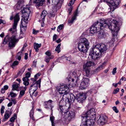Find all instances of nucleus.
<instances>
[{
	"instance_id": "nucleus-9",
	"label": "nucleus",
	"mask_w": 126,
	"mask_h": 126,
	"mask_svg": "<svg viewBox=\"0 0 126 126\" xmlns=\"http://www.w3.org/2000/svg\"><path fill=\"white\" fill-rule=\"evenodd\" d=\"M31 81L30 84H31L32 85L29 88V93L30 95H33L34 92L38 88V85L35 83V80L33 78L31 79Z\"/></svg>"
},
{
	"instance_id": "nucleus-42",
	"label": "nucleus",
	"mask_w": 126,
	"mask_h": 126,
	"mask_svg": "<svg viewBox=\"0 0 126 126\" xmlns=\"http://www.w3.org/2000/svg\"><path fill=\"white\" fill-rule=\"evenodd\" d=\"M10 95L12 97H15L17 95L16 94L14 93L13 92H11L10 93Z\"/></svg>"
},
{
	"instance_id": "nucleus-38",
	"label": "nucleus",
	"mask_w": 126,
	"mask_h": 126,
	"mask_svg": "<svg viewBox=\"0 0 126 126\" xmlns=\"http://www.w3.org/2000/svg\"><path fill=\"white\" fill-rule=\"evenodd\" d=\"M64 27V25L63 24H61L59 25L58 27L57 31L58 32H60V31Z\"/></svg>"
},
{
	"instance_id": "nucleus-64",
	"label": "nucleus",
	"mask_w": 126,
	"mask_h": 126,
	"mask_svg": "<svg viewBox=\"0 0 126 126\" xmlns=\"http://www.w3.org/2000/svg\"><path fill=\"white\" fill-rule=\"evenodd\" d=\"M25 55L24 56V59L25 60H27L28 58V54L26 53H25Z\"/></svg>"
},
{
	"instance_id": "nucleus-31",
	"label": "nucleus",
	"mask_w": 126,
	"mask_h": 126,
	"mask_svg": "<svg viewBox=\"0 0 126 126\" xmlns=\"http://www.w3.org/2000/svg\"><path fill=\"white\" fill-rule=\"evenodd\" d=\"M106 63V62H104L101 65L98 67L96 68V70L97 71H99L100 70H102L103 69V67L105 66V64Z\"/></svg>"
},
{
	"instance_id": "nucleus-28",
	"label": "nucleus",
	"mask_w": 126,
	"mask_h": 126,
	"mask_svg": "<svg viewBox=\"0 0 126 126\" xmlns=\"http://www.w3.org/2000/svg\"><path fill=\"white\" fill-rule=\"evenodd\" d=\"M98 32V37L100 38L103 37L104 35V31L103 30H99Z\"/></svg>"
},
{
	"instance_id": "nucleus-59",
	"label": "nucleus",
	"mask_w": 126,
	"mask_h": 126,
	"mask_svg": "<svg viewBox=\"0 0 126 126\" xmlns=\"http://www.w3.org/2000/svg\"><path fill=\"white\" fill-rule=\"evenodd\" d=\"M15 120V117H12L10 119V121L12 122H13Z\"/></svg>"
},
{
	"instance_id": "nucleus-5",
	"label": "nucleus",
	"mask_w": 126,
	"mask_h": 126,
	"mask_svg": "<svg viewBox=\"0 0 126 126\" xmlns=\"http://www.w3.org/2000/svg\"><path fill=\"white\" fill-rule=\"evenodd\" d=\"M104 1L109 4L111 11L113 12L118 7L120 3V0H104Z\"/></svg>"
},
{
	"instance_id": "nucleus-45",
	"label": "nucleus",
	"mask_w": 126,
	"mask_h": 126,
	"mask_svg": "<svg viewBox=\"0 0 126 126\" xmlns=\"http://www.w3.org/2000/svg\"><path fill=\"white\" fill-rule=\"evenodd\" d=\"M19 63L18 61H15L12 63V65L15 66L18 64Z\"/></svg>"
},
{
	"instance_id": "nucleus-52",
	"label": "nucleus",
	"mask_w": 126,
	"mask_h": 126,
	"mask_svg": "<svg viewBox=\"0 0 126 126\" xmlns=\"http://www.w3.org/2000/svg\"><path fill=\"white\" fill-rule=\"evenodd\" d=\"M70 60L69 61V63L70 64H74L75 63V62L73 60V59L71 58L70 59Z\"/></svg>"
},
{
	"instance_id": "nucleus-7",
	"label": "nucleus",
	"mask_w": 126,
	"mask_h": 126,
	"mask_svg": "<svg viewBox=\"0 0 126 126\" xmlns=\"http://www.w3.org/2000/svg\"><path fill=\"white\" fill-rule=\"evenodd\" d=\"M14 22L13 27L9 30L10 32L12 33H13L16 32V27L17 23L19 20V18L18 13L16 14L14 17Z\"/></svg>"
},
{
	"instance_id": "nucleus-53",
	"label": "nucleus",
	"mask_w": 126,
	"mask_h": 126,
	"mask_svg": "<svg viewBox=\"0 0 126 126\" xmlns=\"http://www.w3.org/2000/svg\"><path fill=\"white\" fill-rule=\"evenodd\" d=\"M116 69L117 68L116 67H115L113 69L112 71V74L113 75H115V74L116 73Z\"/></svg>"
},
{
	"instance_id": "nucleus-23",
	"label": "nucleus",
	"mask_w": 126,
	"mask_h": 126,
	"mask_svg": "<svg viewBox=\"0 0 126 126\" xmlns=\"http://www.w3.org/2000/svg\"><path fill=\"white\" fill-rule=\"evenodd\" d=\"M52 102V101L51 100H49L45 102L44 106L45 108L47 109H49V106L51 105Z\"/></svg>"
},
{
	"instance_id": "nucleus-46",
	"label": "nucleus",
	"mask_w": 126,
	"mask_h": 126,
	"mask_svg": "<svg viewBox=\"0 0 126 126\" xmlns=\"http://www.w3.org/2000/svg\"><path fill=\"white\" fill-rule=\"evenodd\" d=\"M113 110L116 113H117L119 112L118 110L117 109V108L116 107H113Z\"/></svg>"
},
{
	"instance_id": "nucleus-34",
	"label": "nucleus",
	"mask_w": 126,
	"mask_h": 126,
	"mask_svg": "<svg viewBox=\"0 0 126 126\" xmlns=\"http://www.w3.org/2000/svg\"><path fill=\"white\" fill-rule=\"evenodd\" d=\"M33 114L34 111L32 109L30 112V116L31 119L33 120H34V118L33 116Z\"/></svg>"
},
{
	"instance_id": "nucleus-35",
	"label": "nucleus",
	"mask_w": 126,
	"mask_h": 126,
	"mask_svg": "<svg viewBox=\"0 0 126 126\" xmlns=\"http://www.w3.org/2000/svg\"><path fill=\"white\" fill-rule=\"evenodd\" d=\"M12 90L17 91V89L18 87V84H13L12 85Z\"/></svg>"
},
{
	"instance_id": "nucleus-41",
	"label": "nucleus",
	"mask_w": 126,
	"mask_h": 126,
	"mask_svg": "<svg viewBox=\"0 0 126 126\" xmlns=\"http://www.w3.org/2000/svg\"><path fill=\"white\" fill-rule=\"evenodd\" d=\"M25 91L21 90L20 92L19 95V98H21L25 94Z\"/></svg>"
},
{
	"instance_id": "nucleus-55",
	"label": "nucleus",
	"mask_w": 126,
	"mask_h": 126,
	"mask_svg": "<svg viewBox=\"0 0 126 126\" xmlns=\"http://www.w3.org/2000/svg\"><path fill=\"white\" fill-rule=\"evenodd\" d=\"M23 52H22V51H20L19 52H18V53L16 55L17 56H21L23 55Z\"/></svg>"
},
{
	"instance_id": "nucleus-39",
	"label": "nucleus",
	"mask_w": 126,
	"mask_h": 126,
	"mask_svg": "<svg viewBox=\"0 0 126 126\" xmlns=\"http://www.w3.org/2000/svg\"><path fill=\"white\" fill-rule=\"evenodd\" d=\"M25 69L23 68H22L20 71H19L17 73V75L19 76V75L21 76L22 74L23 73Z\"/></svg>"
},
{
	"instance_id": "nucleus-29",
	"label": "nucleus",
	"mask_w": 126,
	"mask_h": 126,
	"mask_svg": "<svg viewBox=\"0 0 126 126\" xmlns=\"http://www.w3.org/2000/svg\"><path fill=\"white\" fill-rule=\"evenodd\" d=\"M41 44H39L37 43H34V48L35 50V51L37 52L39 50L38 48L40 47L41 46Z\"/></svg>"
},
{
	"instance_id": "nucleus-60",
	"label": "nucleus",
	"mask_w": 126,
	"mask_h": 126,
	"mask_svg": "<svg viewBox=\"0 0 126 126\" xmlns=\"http://www.w3.org/2000/svg\"><path fill=\"white\" fill-rule=\"evenodd\" d=\"M45 54L47 55L48 56H50L51 55V53L49 51H47L45 53Z\"/></svg>"
},
{
	"instance_id": "nucleus-12",
	"label": "nucleus",
	"mask_w": 126,
	"mask_h": 126,
	"mask_svg": "<svg viewBox=\"0 0 126 126\" xmlns=\"http://www.w3.org/2000/svg\"><path fill=\"white\" fill-rule=\"evenodd\" d=\"M86 97L85 93H82L77 94L76 96V99L77 102L79 103H82L86 99Z\"/></svg>"
},
{
	"instance_id": "nucleus-50",
	"label": "nucleus",
	"mask_w": 126,
	"mask_h": 126,
	"mask_svg": "<svg viewBox=\"0 0 126 126\" xmlns=\"http://www.w3.org/2000/svg\"><path fill=\"white\" fill-rule=\"evenodd\" d=\"M49 60L50 59L48 57L46 56V57H45V61L47 63H49Z\"/></svg>"
},
{
	"instance_id": "nucleus-40",
	"label": "nucleus",
	"mask_w": 126,
	"mask_h": 126,
	"mask_svg": "<svg viewBox=\"0 0 126 126\" xmlns=\"http://www.w3.org/2000/svg\"><path fill=\"white\" fill-rule=\"evenodd\" d=\"M27 27L26 26H24L22 25L20 27V30L21 31L24 32L27 29Z\"/></svg>"
},
{
	"instance_id": "nucleus-49",
	"label": "nucleus",
	"mask_w": 126,
	"mask_h": 126,
	"mask_svg": "<svg viewBox=\"0 0 126 126\" xmlns=\"http://www.w3.org/2000/svg\"><path fill=\"white\" fill-rule=\"evenodd\" d=\"M75 1V0H74V1H73L72 0H71L68 4V5L69 6H71L74 3Z\"/></svg>"
},
{
	"instance_id": "nucleus-56",
	"label": "nucleus",
	"mask_w": 126,
	"mask_h": 126,
	"mask_svg": "<svg viewBox=\"0 0 126 126\" xmlns=\"http://www.w3.org/2000/svg\"><path fill=\"white\" fill-rule=\"evenodd\" d=\"M62 57L63 59H65V60H66L67 61H70V59L71 58V56L69 57H65V56H63V57Z\"/></svg>"
},
{
	"instance_id": "nucleus-25",
	"label": "nucleus",
	"mask_w": 126,
	"mask_h": 126,
	"mask_svg": "<svg viewBox=\"0 0 126 126\" xmlns=\"http://www.w3.org/2000/svg\"><path fill=\"white\" fill-rule=\"evenodd\" d=\"M94 63L92 61H90L84 64L83 67H90L94 65Z\"/></svg>"
},
{
	"instance_id": "nucleus-6",
	"label": "nucleus",
	"mask_w": 126,
	"mask_h": 126,
	"mask_svg": "<svg viewBox=\"0 0 126 126\" xmlns=\"http://www.w3.org/2000/svg\"><path fill=\"white\" fill-rule=\"evenodd\" d=\"M22 11L23 14V16H22V17L21 19L22 21L23 20L26 23H27L31 11L29 8L26 7L23 8L22 10Z\"/></svg>"
},
{
	"instance_id": "nucleus-3",
	"label": "nucleus",
	"mask_w": 126,
	"mask_h": 126,
	"mask_svg": "<svg viewBox=\"0 0 126 126\" xmlns=\"http://www.w3.org/2000/svg\"><path fill=\"white\" fill-rule=\"evenodd\" d=\"M18 40V39L16 38L15 35H13L9 38V36L7 35L4 39L2 44H6L9 41V46L10 47H15Z\"/></svg>"
},
{
	"instance_id": "nucleus-11",
	"label": "nucleus",
	"mask_w": 126,
	"mask_h": 126,
	"mask_svg": "<svg viewBox=\"0 0 126 126\" xmlns=\"http://www.w3.org/2000/svg\"><path fill=\"white\" fill-rule=\"evenodd\" d=\"M65 115V118L67 121H70L75 116V111L73 110L67 112L66 113H64Z\"/></svg>"
},
{
	"instance_id": "nucleus-47",
	"label": "nucleus",
	"mask_w": 126,
	"mask_h": 126,
	"mask_svg": "<svg viewBox=\"0 0 126 126\" xmlns=\"http://www.w3.org/2000/svg\"><path fill=\"white\" fill-rule=\"evenodd\" d=\"M35 81V82L36 84L38 86V85H40V83L41 81V79H40L38 81Z\"/></svg>"
},
{
	"instance_id": "nucleus-27",
	"label": "nucleus",
	"mask_w": 126,
	"mask_h": 126,
	"mask_svg": "<svg viewBox=\"0 0 126 126\" xmlns=\"http://www.w3.org/2000/svg\"><path fill=\"white\" fill-rule=\"evenodd\" d=\"M70 103H68L69 104H71V103H73L75 99V97L73 94H71V95L70 94Z\"/></svg>"
},
{
	"instance_id": "nucleus-17",
	"label": "nucleus",
	"mask_w": 126,
	"mask_h": 126,
	"mask_svg": "<svg viewBox=\"0 0 126 126\" xmlns=\"http://www.w3.org/2000/svg\"><path fill=\"white\" fill-rule=\"evenodd\" d=\"M68 92H66L63 95L61 99L60 102L61 103V102L63 101H65L66 103H70V100L69 99V97L70 96V94L68 93Z\"/></svg>"
},
{
	"instance_id": "nucleus-30",
	"label": "nucleus",
	"mask_w": 126,
	"mask_h": 126,
	"mask_svg": "<svg viewBox=\"0 0 126 126\" xmlns=\"http://www.w3.org/2000/svg\"><path fill=\"white\" fill-rule=\"evenodd\" d=\"M82 83V82H81V83L80 84V88L82 90L85 89L87 88L88 85L84 83L83 84Z\"/></svg>"
},
{
	"instance_id": "nucleus-44",
	"label": "nucleus",
	"mask_w": 126,
	"mask_h": 126,
	"mask_svg": "<svg viewBox=\"0 0 126 126\" xmlns=\"http://www.w3.org/2000/svg\"><path fill=\"white\" fill-rule=\"evenodd\" d=\"M48 16L50 17H54L55 15L54 13L51 12L48 14Z\"/></svg>"
},
{
	"instance_id": "nucleus-8",
	"label": "nucleus",
	"mask_w": 126,
	"mask_h": 126,
	"mask_svg": "<svg viewBox=\"0 0 126 126\" xmlns=\"http://www.w3.org/2000/svg\"><path fill=\"white\" fill-rule=\"evenodd\" d=\"M59 93L60 94H62L66 92H69V90L68 87L65 84H60L57 88Z\"/></svg>"
},
{
	"instance_id": "nucleus-43",
	"label": "nucleus",
	"mask_w": 126,
	"mask_h": 126,
	"mask_svg": "<svg viewBox=\"0 0 126 126\" xmlns=\"http://www.w3.org/2000/svg\"><path fill=\"white\" fill-rule=\"evenodd\" d=\"M63 106H62L61 105L60 106V105H59V108L60 110V111L62 113L64 112L65 113V112L64 111V110L63 109Z\"/></svg>"
},
{
	"instance_id": "nucleus-48",
	"label": "nucleus",
	"mask_w": 126,
	"mask_h": 126,
	"mask_svg": "<svg viewBox=\"0 0 126 126\" xmlns=\"http://www.w3.org/2000/svg\"><path fill=\"white\" fill-rule=\"evenodd\" d=\"M39 32V31L38 30H36L34 29L33 30L32 33L34 34H36Z\"/></svg>"
},
{
	"instance_id": "nucleus-22",
	"label": "nucleus",
	"mask_w": 126,
	"mask_h": 126,
	"mask_svg": "<svg viewBox=\"0 0 126 126\" xmlns=\"http://www.w3.org/2000/svg\"><path fill=\"white\" fill-rule=\"evenodd\" d=\"M12 113V111L11 110L6 111L4 115L5 119L3 121H5V119H7L11 114Z\"/></svg>"
},
{
	"instance_id": "nucleus-10",
	"label": "nucleus",
	"mask_w": 126,
	"mask_h": 126,
	"mask_svg": "<svg viewBox=\"0 0 126 126\" xmlns=\"http://www.w3.org/2000/svg\"><path fill=\"white\" fill-rule=\"evenodd\" d=\"M93 52L91 55V57L93 59H96L99 57L101 55L99 50L93 46Z\"/></svg>"
},
{
	"instance_id": "nucleus-57",
	"label": "nucleus",
	"mask_w": 126,
	"mask_h": 126,
	"mask_svg": "<svg viewBox=\"0 0 126 126\" xmlns=\"http://www.w3.org/2000/svg\"><path fill=\"white\" fill-rule=\"evenodd\" d=\"M4 109L5 107L4 106H2L0 109V112L1 113H4V111L3 110Z\"/></svg>"
},
{
	"instance_id": "nucleus-24",
	"label": "nucleus",
	"mask_w": 126,
	"mask_h": 126,
	"mask_svg": "<svg viewBox=\"0 0 126 126\" xmlns=\"http://www.w3.org/2000/svg\"><path fill=\"white\" fill-rule=\"evenodd\" d=\"M22 1L21 0L18 1L17 3L15 5L14 8L15 9L18 10L20 9L21 6L22 4Z\"/></svg>"
},
{
	"instance_id": "nucleus-26",
	"label": "nucleus",
	"mask_w": 126,
	"mask_h": 126,
	"mask_svg": "<svg viewBox=\"0 0 126 126\" xmlns=\"http://www.w3.org/2000/svg\"><path fill=\"white\" fill-rule=\"evenodd\" d=\"M23 84L25 86L28 85L29 84V82H28L29 79L27 77H24L23 78Z\"/></svg>"
},
{
	"instance_id": "nucleus-58",
	"label": "nucleus",
	"mask_w": 126,
	"mask_h": 126,
	"mask_svg": "<svg viewBox=\"0 0 126 126\" xmlns=\"http://www.w3.org/2000/svg\"><path fill=\"white\" fill-rule=\"evenodd\" d=\"M31 75L30 73L29 72H28L25 75L26 77H27L28 79V78H29Z\"/></svg>"
},
{
	"instance_id": "nucleus-51",
	"label": "nucleus",
	"mask_w": 126,
	"mask_h": 126,
	"mask_svg": "<svg viewBox=\"0 0 126 126\" xmlns=\"http://www.w3.org/2000/svg\"><path fill=\"white\" fill-rule=\"evenodd\" d=\"M119 89L118 88H117L115 90L113 91V93L114 94H117L119 92Z\"/></svg>"
},
{
	"instance_id": "nucleus-19",
	"label": "nucleus",
	"mask_w": 126,
	"mask_h": 126,
	"mask_svg": "<svg viewBox=\"0 0 126 126\" xmlns=\"http://www.w3.org/2000/svg\"><path fill=\"white\" fill-rule=\"evenodd\" d=\"M45 1L44 0H34L33 2L35 4L36 6L39 7L42 6Z\"/></svg>"
},
{
	"instance_id": "nucleus-36",
	"label": "nucleus",
	"mask_w": 126,
	"mask_h": 126,
	"mask_svg": "<svg viewBox=\"0 0 126 126\" xmlns=\"http://www.w3.org/2000/svg\"><path fill=\"white\" fill-rule=\"evenodd\" d=\"M61 46V44H60L58 45L57 47H56L55 50L56 51H57V52L59 53L60 51V47Z\"/></svg>"
},
{
	"instance_id": "nucleus-63",
	"label": "nucleus",
	"mask_w": 126,
	"mask_h": 126,
	"mask_svg": "<svg viewBox=\"0 0 126 126\" xmlns=\"http://www.w3.org/2000/svg\"><path fill=\"white\" fill-rule=\"evenodd\" d=\"M72 10V8L70 7L68 9V12L69 14H70Z\"/></svg>"
},
{
	"instance_id": "nucleus-4",
	"label": "nucleus",
	"mask_w": 126,
	"mask_h": 126,
	"mask_svg": "<svg viewBox=\"0 0 126 126\" xmlns=\"http://www.w3.org/2000/svg\"><path fill=\"white\" fill-rule=\"evenodd\" d=\"M82 122L80 126H93L94 123V119L89 118V116H82Z\"/></svg>"
},
{
	"instance_id": "nucleus-14",
	"label": "nucleus",
	"mask_w": 126,
	"mask_h": 126,
	"mask_svg": "<svg viewBox=\"0 0 126 126\" xmlns=\"http://www.w3.org/2000/svg\"><path fill=\"white\" fill-rule=\"evenodd\" d=\"M94 47L99 50L101 54L102 53L106 51L107 49V47L104 44H98L95 45Z\"/></svg>"
},
{
	"instance_id": "nucleus-33",
	"label": "nucleus",
	"mask_w": 126,
	"mask_h": 126,
	"mask_svg": "<svg viewBox=\"0 0 126 126\" xmlns=\"http://www.w3.org/2000/svg\"><path fill=\"white\" fill-rule=\"evenodd\" d=\"M8 87L7 85H5L4 86L3 88H2L1 89V93L2 94L4 93L5 92V90L8 89Z\"/></svg>"
},
{
	"instance_id": "nucleus-62",
	"label": "nucleus",
	"mask_w": 126,
	"mask_h": 126,
	"mask_svg": "<svg viewBox=\"0 0 126 126\" xmlns=\"http://www.w3.org/2000/svg\"><path fill=\"white\" fill-rule=\"evenodd\" d=\"M12 101L13 102L14 104H15L16 103V101L15 99H12Z\"/></svg>"
},
{
	"instance_id": "nucleus-18",
	"label": "nucleus",
	"mask_w": 126,
	"mask_h": 126,
	"mask_svg": "<svg viewBox=\"0 0 126 126\" xmlns=\"http://www.w3.org/2000/svg\"><path fill=\"white\" fill-rule=\"evenodd\" d=\"M83 71L85 73V75L87 77H90L93 74L92 71L90 70V67H83Z\"/></svg>"
},
{
	"instance_id": "nucleus-2",
	"label": "nucleus",
	"mask_w": 126,
	"mask_h": 126,
	"mask_svg": "<svg viewBox=\"0 0 126 126\" xmlns=\"http://www.w3.org/2000/svg\"><path fill=\"white\" fill-rule=\"evenodd\" d=\"M89 43L87 39L83 38L81 40V42L78 44V48L81 52L85 53L87 51L89 47Z\"/></svg>"
},
{
	"instance_id": "nucleus-61",
	"label": "nucleus",
	"mask_w": 126,
	"mask_h": 126,
	"mask_svg": "<svg viewBox=\"0 0 126 126\" xmlns=\"http://www.w3.org/2000/svg\"><path fill=\"white\" fill-rule=\"evenodd\" d=\"M6 23V22L5 21L0 19V24L1 23H2L3 24H5Z\"/></svg>"
},
{
	"instance_id": "nucleus-1",
	"label": "nucleus",
	"mask_w": 126,
	"mask_h": 126,
	"mask_svg": "<svg viewBox=\"0 0 126 126\" xmlns=\"http://www.w3.org/2000/svg\"><path fill=\"white\" fill-rule=\"evenodd\" d=\"M118 22L115 20H113L110 25L108 24V21L104 19H101L97 21L90 28V33L93 34L97 32L99 30L102 29L103 27H108L111 30L112 33L113 32L114 35H116L120 30V28L118 26Z\"/></svg>"
},
{
	"instance_id": "nucleus-13",
	"label": "nucleus",
	"mask_w": 126,
	"mask_h": 126,
	"mask_svg": "<svg viewBox=\"0 0 126 126\" xmlns=\"http://www.w3.org/2000/svg\"><path fill=\"white\" fill-rule=\"evenodd\" d=\"M107 117L105 115H101L100 117L97 121V123L99 124L103 125L107 122Z\"/></svg>"
},
{
	"instance_id": "nucleus-37",
	"label": "nucleus",
	"mask_w": 126,
	"mask_h": 126,
	"mask_svg": "<svg viewBox=\"0 0 126 126\" xmlns=\"http://www.w3.org/2000/svg\"><path fill=\"white\" fill-rule=\"evenodd\" d=\"M54 119L55 117L53 116H51L50 117V120L51 122L52 126H54L55 123L54 122Z\"/></svg>"
},
{
	"instance_id": "nucleus-32",
	"label": "nucleus",
	"mask_w": 126,
	"mask_h": 126,
	"mask_svg": "<svg viewBox=\"0 0 126 126\" xmlns=\"http://www.w3.org/2000/svg\"><path fill=\"white\" fill-rule=\"evenodd\" d=\"M89 80L87 78H84L82 79V81H81L82 82V83H85L86 84L88 85L89 84Z\"/></svg>"
},
{
	"instance_id": "nucleus-15",
	"label": "nucleus",
	"mask_w": 126,
	"mask_h": 126,
	"mask_svg": "<svg viewBox=\"0 0 126 126\" xmlns=\"http://www.w3.org/2000/svg\"><path fill=\"white\" fill-rule=\"evenodd\" d=\"M95 109L94 108L91 109L89 110H88L87 113L85 114H84L83 116H89V118H92L93 116L94 117V119H95Z\"/></svg>"
},
{
	"instance_id": "nucleus-16",
	"label": "nucleus",
	"mask_w": 126,
	"mask_h": 126,
	"mask_svg": "<svg viewBox=\"0 0 126 126\" xmlns=\"http://www.w3.org/2000/svg\"><path fill=\"white\" fill-rule=\"evenodd\" d=\"M77 76L76 73L73 72L68 76L67 78V79L69 82L72 80L73 82L74 80L77 82L78 80V77H76Z\"/></svg>"
},
{
	"instance_id": "nucleus-54",
	"label": "nucleus",
	"mask_w": 126,
	"mask_h": 126,
	"mask_svg": "<svg viewBox=\"0 0 126 126\" xmlns=\"http://www.w3.org/2000/svg\"><path fill=\"white\" fill-rule=\"evenodd\" d=\"M40 74L37 73L34 76V78H33L35 80V81L37 79V78H36V76L39 77L40 76Z\"/></svg>"
},
{
	"instance_id": "nucleus-21",
	"label": "nucleus",
	"mask_w": 126,
	"mask_h": 126,
	"mask_svg": "<svg viewBox=\"0 0 126 126\" xmlns=\"http://www.w3.org/2000/svg\"><path fill=\"white\" fill-rule=\"evenodd\" d=\"M78 14V11L77 10L76 12L74 13L73 16L72 17L71 19L68 21L69 23H72L76 19V17L77 16Z\"/></svg>"
},
{
	"instance_id": "nucleus-20",
	"label": "nucleus",
	"mask_w": 126,
	"mask_h": 126,
	"mask_svg": "<svg viewBox=\"0 0 126 126\" xmlns=\"http://www.w3.org/2000/svg\"><path fill=\"white\" fill-rule=\"evenodd\" d=\"M47 12L46 10H43L41 15L40 20L44 22L45 20V17L47 15Z\"/></svg>"
}]
</instances>
